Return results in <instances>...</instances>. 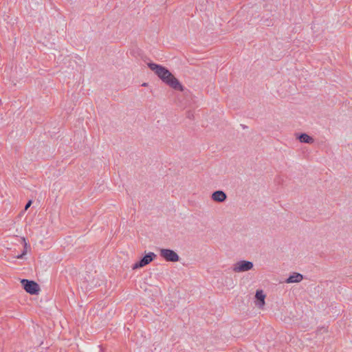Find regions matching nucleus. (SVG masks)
<instances>
[{
    "instance_id": "nucleus-11",
    "label": "nucleus",
    "mask_w": 352,
    "mask_h": 352,
    "mask_svg": "<svg viewBox=\"0 0 352 352\" xmlns=\"http://www.w3.org/2000/svg\"><path fill=\"white\" fill-rule=\"evenodd\" d=\"M31 204H32V201H31V200H30V201L26 204V205H25V210H28V209L30 207Z\"/></svg>"
},
{
    "instance_id": "nucleus-3",
    "label": "nucleus",
    "mask_w": 352,
    "mask_h": 352,
    "mask_svg": "<svg viewBox=\"0 0 352 352\" xmlns=\"http://www.w3.org/2000/svg\"><path fill=\"white\" fill-rule=\"evenodd\" d=\"M155 257L156 254H155L153 252H149L147 254H146L140 261L135 263L133 265L132 269L136 270L144 267L145 265L152 262Z\"/></svg>"
},
{
    "instance_id": "nucleus-2",
    "label": "nucleus",
    "mask_w": 352,
    "mask_h": 352,
    "mask_svg": "<svg viewBox=\"0 0 352 352\" xmlns=\"http://www.w3.org/2000/svg\"><path fill=\"white\" fill-rule=\"evenodd\" d=\"M21 283L23 287V289L30 294L34 295L37 294L40 291L39 285L33 280H29L27 279H22Z\"/></svg>"
},
{
    "instance_id": "nucleus-9",
    "label": "nucleus",
    "mask_w": 352,
    "mask_h": 352,
    "mask_svg": "<svg viewBox=\"0 0 352 352\" xmlns=\"http://www.w3.org/2000/svg\"><path fill=\"white\" fill-rule=\"evenodd\" d=\"M298 140L300 142L311 144L314 142V139L306 133H302L299 137Z\"/></svg>"
},
{
    "instance_id": "nucleus-6",
    "label": "nucleus",
    "mask_w": 352,
    "mask_h": 352,
    "mask_svg": "<svg viewBox=\"0 0 352 352\" xmlns=\"http://www.w3.org/2000/svg\"><path fill=\"white\" fill-rule=\"evenodd\" d=\"M255 298L256 299V305L259 308H263L265 305V294L263 290H257L256 292Z\"/></svg>"
},
{
    "instance_id": "nucleus-5",
    "label": "nucleus",
    "mask_w": 352,
    "mask_h": 352,
    "mask_svg": "<svg viewBox=\"0 0 352 352\" xmlns=\"http://www.w3.org/2000/svg\"><path fill=\"white\" fill-rule=\"evenodd\" d=\"M160 256L167 261L177 262L179 260L178 254L170 249H161Z\"/></svg>"
},
{
    "instance_id": "nucleus-10",
    "label": "nucleus",
    "mask_w": 352,
    "mask_h": 352,
    "mask_svg": "<svg viewBox=\"0 0 352 352\" xmlns=\"http://www.w3.org/2000/svg\"><path fill=\"white\" fill-rule=\"evenodd\" d=\"M22 241L24 243V250L23 251L22 254L21 255H19L16 256L17 258H21L24 255H25L27 254V248L28 246V243L24 237L22 238Z\"/></svg>"
},
{
    "instance_id": "nucleus-4",
    "label": "nucleus",
    "mask_w": 352,
    "mask_h": 352,
    "mask_svg": "<svg viewBox=\"0 0 352 352\" xmlns=\"http://www.w3.org/2000/svg\"><path fill=\"white\" fill-rule=\"evenodd\" d=\"M253 263L248 261H240L233 265V271L234 272H242L252 270Z\"/></svg>"
},
{
    "instance_id": "nucleus-1",
    "label": "nucleus",
    "mask_w": 352,
    "mask_h": 352,
    "mask_svg": "<svg viewBox=\"0 0 352 352\" xmlns=\"http://www.w3.org/2000/svg\"><path fill=\"white\" fill-rule=\"evenodd\" d=\"M148 67L167 85L175 90L183 91L184 87L179 81L165 67L155 63H148Z\"/></svg>"
},
{
    "instance_id": "nucleus-12",
    "label": "nucleus",
    "mask_w": 352,
    "mask_h": 352,
    "mask_svg": "<svg viewBox=\"0 0 352 352\" xmlns=\"http://www.w3.org/2000/svg\"><path fill=\"white\" fill-rule=\"evenodd\" d=\"M142 86H144V87L147 86V83H146V82L143 83V84H142Z\"/></svg>"
},
{
    "instance_id": "nucleus-7",
    "label": "nucleus",
    "mask_w": 352,
    "mask_h": 352,
    "mask_svg": "<svg viewBox=\"0 0 352 352\" xmlns=\"http://www.w3.org/2000/svg\"><path fill=\"white\" fill-rule=\"evenodd\" d=\"M211 198L216 202H223L226 198V194L222 190H217L212 194Z\"/></svg>"
},
{
    "instance_id": "nucleus-8",
    "label": "nucleus",
    "mask_w": 352,
    "mask_h": 352,
    "mask_svg": "<svg viewBox=\"0 0 352 352\" xmlns=\"http://www.w3.org/2000/svg\"><path fill=\"white\" fill-rule=\"evenodd\" d=\"M302 275L299 273H294L285 280L287 283H299L302 280Z\"/></svg>"
}]
</instances>
